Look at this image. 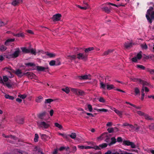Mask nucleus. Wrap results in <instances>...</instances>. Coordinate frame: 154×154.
Masks as SVG:
<instances>
[{"label": "nucleus", "instance_id": "f257e3e1", "mask_svg": "<svg viewBox=\"0 0 154 154\" xmlns=\"http://www.w3.org/2000/svg\"><path fill=\"white\" fill-rule=\"evenodd\" d=\"M153 8L152 7H149L147 11V14L146 17L149 23L151 24L152 22V20L154 19V11H153Z\"/></svg>", "mask_w": 154, "mask_h": 154}, {"label": "nucleus", "instance_id": "f03ea898", "mask_svg": "<svg viewBox=\"0 0 154 154\" xmlns=\"http://www.w3.org/2000/svg\"><path fill=\"white\" fill-rule=\"evenodd\" d=\"M37 124L38 127L44 130L47 129L50 126V124L48 122H45L43 121L37 122Z\"/></svg>", "mask_w": 154, "mask_h": 154}, {"label": "nucleus", "instance_id": "7ed1b4c3", "mask_svg": "<svg viewBox=\"0 0 154 154\" xmlns=\"http://www.w3.org/2000/svg\"><path fill=\"white\" fill-rule=\"evenodd\" d=\"M20 49L23 53L26 54L31 53L34 55H36V54L35 50L34 49L32 48L29 49L27 48L26 47H21Z\"/></svg>", "mask_w": 154, "mask_h": 154}, {"label": "nucleus", "instance_id": "20e7f679", "mask_svg": "<svg viewBox=\"0 0 154 154\" xmlns=\"http://www.w3.org/2000/svg\"><path fill=\"white\" fill-rule=\"evenodd\" d=\"M77 58L79 60H82L84 61H86L87 59L88 54H86L85 53H80L77 51Z\"/></svg>", "mask_w": 154, "mask_h": 154}, {"label": "nucleus", "instance_id": "39448f33", "mask_svg": "<svg viewBox=\"0 0 154 154\" xmlns=\"http://www.w3.org/2000/svg\"><path fill=\"white\" fill-rule=\"evenodd\" d=\"M122 144L125 146H131L132 148L134 149L136 148V146L134 143L129 140H124L123 141Z\"/></svg>", "mask_w": 154, "mask_h": 154}, {"label": "nucleus", "instance_id": "423d86ee", "mask_svg": "<svg viewBox=\"0 0 154 154\" xmlns=\"http://www.w3.org/2000/svg\"><path fill=\"white\" fill-rule=\"evenodd\" d=\"M71 91L75 94L83 96L85 94V93L83 91L79 89L72 88Z\"/></svg>", "mask_w": 154, "mask_h": 154}, {"label": "nucleus", "instance_id": "0eeeda50", "mask_svg": "<svg viewBox=\"0 0 154 154\" xmlns=\"http://www.w3.org/2000/svg\"><path fill=\"white\" fill-rule=\"evenodd\" d=\"M24 74H25V75H26V76L30 79H36L37 78V77L34 74L30 72H27L25 73Z\"/></svg>", "mask_w": 154, "mask_h": 154}, {"label": "nucleus", "instance_id": "6e6552de", "mask_svg": "<svg viewBox=\"0 0 154 154\" xmlns=\"http://www.w3.org/2000/svg\"><path fill=\"white\" fill-rule=\"evenodd\" d=\"M61 17V14H57L53 16L52 17V19L53 21H58L60 19Z\"/></svg>", "mask_w": 154, "mask_h": 154}, {"label": "nucleus", "instance_id": "1a4fd4ad", "mask_svg": "<svg viewBox=\"0 0 154 154\" xmlns=\"http://www.w3.org/2000/svg\"><path fill=\"white\" fill-rule=\"evenodd\" d=\"M37 70L38 71L48 72V67H44L42 66H37L36 67Z\"/></svg>", "mask_w": 154, "mask_h": 154}, {"label": "nucleus", "instance_id": "9d476101", "mask_svg": "<svg viewBox=\"0 0 154 154\" xmlns=\"http://www.w3.org/2000/svg\"><path fill=\"white\" fill-rule=\"evenodd\" d=\"M91 75L89 74L88 75H83L79 76L78 78L82 80H86V79H90Z\"/></svg>", "mask_w": 154, "mask_h": 154}, {"label": "nucleus", "instance_id": "9b49d317", "mask_svg": "<svg viewBox=\"0 0 154 154\" xmlns=\"http://www.w3.org/2000/svg\"><path fill=\"white\" fill-rule=\"evenodd\" d=\"M25 73H22L21 70L19 69H18L16 71L15 74L19 77L21 78L23 76L25 75Z\"/></svg>", "mask_w": 154, "mask_h": 154}, {"label": "nucleus", "instance_id": "f8f14e48", "mask_svg": "<svg viewBox=\"0 0 154 154\" xmlns=\"http://www.w3.org/2000/svg\"><path fill=\"white\" fill-rule=\"evenodd\" d=\"M20 52V51L19 48H16V51L12 54L14 58L17 57Z\"/></svg>", "mask_w": 154, "mask_h": 154}, {"label": "nucleus", "instance_id": "ddd939ff", "mask_svg": "<svg viewBox=\"0 0 154 154\" xmlns=\"http://www.w3.org/2000/svg\"><path fill=\"white\" fill-rule=\"evenodd\" d=\"M16 122L19 124H23L24 123V119L23 118L18 117L17 118Z\"/></svg>", "mask_w": 154, "mask_h": 154}, {"label": "nucleus", "instance_id": "4468645a", "mask_svg": "<svg viewBox=\"0 0 154 154\" xmlns=\"http://www.w3.org/2000/svg\"><path fill=\"white\" fill-rule=\"evenodd\" d=\"M45 54L49 58H53L54 57L56 56V54H55L53 53H50L48 51L45 52Z\"/></svg>", "mask_w": 154, "mask_h": 154}, {"label": "nucleus", "instance_id": "2eb2a0df", "mask_svg": "<svg viewBox=\"0 0 154 154\" xmlns=\"http://www.w3.org/2000/svg\"><path fill=\"white\" fill-rule=\"evenodd\" d=\"M124 46L126 49L130 48L132 46V42L129 43L128 42H125L124 44Z\"/></svg>", "mask_w": 154, "mask_h": 154}, {"label": "nucleus", "instance_id": "dca6fc26", "mask_svg": "<svg viewBox=\"0 0 154 154\" xmlns=\"http://www.w3.org/2000/svg\"><path fill=\"white\" fill-rule=\"evenodd\" d=\"M108 133L107 132H104L98 138L100 140H102L103 138L106 137H107L108 136Z\"/></svg>", "mask_w": 154, "mask_h": 154}, {"label": "nucleus", "instance_id": "f3484780", "mask_svg": "<svg viewBox=\"0 0 154 154\" xmlns=\"http://www.w3.org/2000/svg\"><path fill=\"white\" fill-rule=\"evenodd\" d=\"M22 0H14L12 3V4L15 6L19 4L22 3Z\"/></svg>", "mask_w": 154, "mask_h": 154}, {"label": "nucleus", "instance_id": "a211bd4d", "mask_svg": "<svg viewBox=\"0 0 154 154\" xmlns=\"http://www.w3.org/2000/svg\"><path fill=\"white\" fill-rule=\"evenodd\" d=\"M111 142L108 144V145L110 146L114 144L116 142V140L115 137H112L111 138Z\"/></svg>", "mask_w": 154, "mask_h": 154}, {"label": "nucleus", "instance_id": "6ab92c4d", "mask_svg": "<svg viewBox=\"0 0 154 154\" xmlns=\"http://www.w3.org/2000/svg\"><path fill=\"white\" fill-rule=\"evenodd\" d=\"M112 109L120 117H122V111H119L117 109H116L114 108H113V109Z\"/></svg>", "mask_w": 154, "mask_h": 154}, {"label": "nucleus", "instance_id": "aec40b11", "mask_svg": "<svg viewBox=\"0 0 154 154\" xmlns=\"http://www.w3.org/2000/svg\"><path fill=\"white\" fill-rule=\"evenodd\" d=\"M41 138L43 140L45 141L49 138V137L45 134H40Z\"/></svg>", "mask_w": 154, "mask_h": 154}, {"label": "nucleus", "instance_id": "412c9836", "mask_svg": "<svg viewBox=\"0 0 154 154\" xmlns=\"http://www.w3.org/2000/svg\"><path fill=\"white\" fill-rule=\"evenodd\" d=\"M115 88H116L114 87L113 85H109L108 83H106V89L107 90H111L112 89H114V90Z\"/></svg>", "mask_w": 154, "mask_h": 154}, {"label": "nucleus", "instance_id": "4be33fe9", "mask_svg": "<svg viewBox=\"0 0 154 154\" xmlns=\"http://www.w3.org/2000/svg\"><path fill=\"white\" fill-rule=\"evenodd\" d=\"M94 48L93 47H90L86 48L85 50V53L86 54H88L91 51H92L94 50Z\"/></svg>", "mask_w": 154, "mask_h": 154}, {"label": "nucleus", "instance_id": "5701e85b", "mask_svg": "<svg viewBox=\"0 0 154 154\" xmlns=\"http://www.w3.org/2000/svg\"><path fill=\"white\" fill-rule=\"evenodd\" d=\"M10 71H8V72H9L11 75V76H9V77L11 78L14 77V75H13L12 74V73H15V71L13 69L11 68H11H10Z\"/></svg>", "mask_w": 154, "mask_h": 154}, {"label": "nucleus", "instance_id": "b1692460", "mask_svg": "<svg viewBox=\"0 0 154 154\" xmlns=\"http://www.w3.org/2000/svg\"><path fill=\"white\" fill-rule=\"evenodd\" d=\"M139 82L143 85V87H144V86L148 85L149 84L146 82L145 81L141 79H139Z\"/></svg>", "mask_w": 154, "mask_h": 154}, {"label": "nucleus", "instance_id": "393cba45", "mask_svg": "<svg viewBox=\"0 0 154 154\" xmlns=\"http://www.w3.org/2000/svg\"><path fill=\"white\" fill-rule=\"evenodd\" d=\"M100 88L105 89L106 87V84H104L103 82H100Z\"/></svg>", "mask_w": 154, "mask_h": 154}, {"label": "nucleus", "instance_id": "a878e982", "mask_svg": "<svg viewBox=\"0 0 154 154\" xmlns=\"http://www.w3.org/2000/svg\"><path fill=\"white\" fill-rule=\"evenodd\" d=\"M14 36L17 37H23L24 36V34L23 33H20L18 34H14Z\"/></svg>", "mask_w": 154, "mask_h": 154}, {"label": "nucleus", "instance_id": "bb28decb", "mask_svg": "<svg viewBox=\"0 0 154 154\" xmlns=\"http://www.w3.org/2000/svg\"><path fill=\"white\" fill-rule=\"evenodd\" d=\"M16 152H17V154H27L25 151H22L20 149H16L15 150Z\"/></svg>", "mask_w": 154, "mask_h": 154}, {"label": "nucleus", "instance_id": "cd10ccee", "mask_svg": "<svg viewBox=\"0 0 154 154\" xmlns=\"http://www.w3.org/2000/svg\"><path fill=\"white\" fill-rule=\"evenodd\" d=\"M45 114L46 112H45L41 113L38 116V117L41 119H43L44 117L45 116Z\"/></svg>", "mask_w": 154, "mask_h": 154}, {"label": "nucleus", "instance_id": "c85d7f7f", "mask_svg": "<svg viewBox=\"0 0 154 154\" xmlns=\"http://www.w3.org/2000/svg\"><path fill=\"white\" fill-rule=\"evenodd\" d=\"M102 9L103 11H104L107 13H109L110 12V10L109 9L108 7H107L102 8Z\"/></svg>", "mask_w": 154, "mask_h": 154}, {"label": "nucleus", "instance_id": "c756f323", "mask_svg": "<svg viewBox=\"0 0 154 154\" xmlns=\"http://www.w3.org/2000/svg\"><path fill=\"white\" fill-rule=\"evenodd\" d=\"M108 145V144L107 143H104L99 145V146L100 148H101V149H103L106 147Z\"/></svg>", "mask_w": 154, "mask_h": 154}, {"label": "nucleus", "instance_id": "7c9ffc66", "mask_svg": "<svg viewBox=\"0 0 154 154\" xmlns=\"http://www.w3.org/2000/svg\"><path fill=\"white\" fill-rule=\"evenodd\" d=\"M35 150H36L38 151V152L39 153L38 154H44V153L42 151V150L40 149H38V148L36 147L34 149Z\"/></svg>", "mask_w": 154, "mask_h": 154}, {"label": "nucleus", "instance_id": "2f4dec72", "mask_svg": "<svg viewBox=\"0 0 154 154\" xmlns=\"http://www.w3.org/2000/svg\"><path fill=\"white\" fill-rule=\"evenodd\" d=\"M14 38H9L6 40L5 43V45H7V43L9 42H13L14 41Z\"/></svg>", "mask_w": 154, "mask_h": 154}, {"label": "nucleus", "instance_id": "473e14b6", "mask_svg": "<svg viewBox=\"0 0 154 154\" xmlns=\"http://www.w3.org/2000/svg\"><path fill=\"white\" fill-rule=\"evenodd\" d=\"M5 97L6 99H9L11 100H13L14 99V97L12 96H10L8 94H5Z\"/></svg>", "mask_w": 154, "mask_h": 154}, {"label": "nucleus", "instance_id": "72a5a7b5", "mask_svg": "<svg viewBox=\"0 0 154 154\" xmlns=\"http://www.w3.org/2000/svg\"><path fill=\"white\" fill-rule=\"evenodd\" d=\"M142 53V52L141 51H140V52L137 54V58L138 60H140L142 57V55L141 54Z\"/></svg>", "mask_w": 154, "mask_h": 154}, {"label": "nucleus", "instance_id": "f704fd0d", "mask_svg": "<svg viewBox=\"0 0 154 154\" xmlns=\"http://www.w3.org/2000/svg\"><path fill=\"white\" fill-rule=\"evenodd\" d=\"M113 52V50H109L107 51H105L104 52L103 55H107L110 54Z\"/></svg>", "mask_w": 154, "mask_h": 154}, {"label": "nucleus", "instance_id": "c9c22d12", "mask_svg": "<svg viewBox=\"0 0 154 154\" xmlns=\"http://www.w3.org/2000/svg\"><path fill=\"white\" fill-rule=\"evenodd\" d=\"M136 67L142 70H144L145 69V67L143 65L139 64H137L136 65Z\"/></svg>", "mask_w": 154, "mask_h": 154}, {"label": "nucleus", "instance_id": "e433bc0d", "mask_svg": "<svg viewBox=\"0 0 154 154\" xmlns=\"http://www.w3.org/2000/svg\"><path fill=\"white\" fill-rule=\"evenodd\" d=\"M62 90L64 91L67 94L69 93L70 91L68 87H66L64 88H62Z\"/></svg>", "mask_w": 154, "mask_h": 154}, {"label": "nucleus", "instance_id": "4c0bfd02", "mask_svg": "<svg viewBox=\"0 0 154 154\" xmlns=\"http://www.w3.org/2000/svg\"><path fill=\"white\" fill-rule=\"evenodd\" d=\"M134 91L135 93V95H138V94H140V90L138 88H134Z\"/></svg>", "mask_w": 154, "mask_h": 154}, {"label": "nucleus", "instance_id": "58836bf2", "mask_svg": "<svg viewBox=\"0 0 154 154\" xmlns=\"http://www.w3.org/2000/svg\"><path fill=\"white\" fill-rule=\"evenodd\" d=\"M8 21L3 22L0 20V26H3L6 25L7 24Z\"/></svg>", "mask_w": 154, "mask_h": 154}, {"label": "nucleus", "instance_id": "ea45409f", "mask_svg": "<svg viewBox=\"0 0 154 154\" xmlns=\"http://www.w3.org/2000/svg\"><path fill=\"white\" fill-rule=\"evenodd\" d=\"M143 116L146 120H151L152 119L151 118V117L150 116H149L148 115L146 114L145 113L144 114Z\"/></svg>", "mask_w": 154, "mask_h": 154}, {"label": "nucleus", "instance_id": "a19ab883", "mask_svg": "<svg viewBox=\"0 0 154 154\" xmlns=\"http://www.w3.org/2000/svg\"><path fill=\"white\" fill-rule=\"evenodd\" d=\"M39 138L38 135L37 134H35V137L34 138V141L35 142H37L38 141Z\"/></svg>", "mask_w": 154, "mask_h": 154}, {"label": "nucleus", "instance_id": "79ce46f5", "mask_svg": "<svg viewBox=\"0 0 154 154\" xmlns=\"http://www.w3.org/2000/svg\"><path fill=\"white\" fill-rule=\"evenodd\" d=\"M141 47L142 49H143L146 50L148 48L146 44H141Z\"/></svg>", "mask_w": 154, "mask_h": 154}, {"label": "nucleus", "instance_id": "37998d69", "mask_svg": "<svg viewBox=\"0 0 154 154\" xmlns=\"http://www.w3.org/2000/svg\"><path fill=\"white\" fill-rule=\"evenodd\" d=\"M107 4L108 5H112V6L116 7H120L121 6H125L124 5H116V4H113V3H108Z\"/></svg>", "mask_w": 154, "mask_h": 154}, {"label": "nucleus", "instance_id": "c03bdc74", "mask_svg": "<svg viewBox=\"0 0 154 154\" xmlns=\"http://www.w3.org/2000/svg\"><path fill=\"white\" fill-rule=\"evenodd\" d=\"M25 65L26 66H35V64L31 63H25Z\"/></svg>", "mask_w": 154, "mask_h": 154}, {"label": "nucleus", "instance_id": "a18cd8bd", "mask_svg": "<svg viewBox=\"0 0 154 154\" xmlns=\"http://www.w3.org/2000/svg\"><path fill=\"white\" fill-rule=\"evenodd\" d=\"M6 47L3 45L0 46V50L1 51H4L6 49Z\"/></svg>", "mask_w": 154, "mask_h": 154}, {"label": "nucleus", "instance_id": "49530a36", "mask_svg": "<svg viewBox=\"0 0 154 154\" xmlns=\"http://www.w3.org/2000/svg\"><path fill=\"white\" fill-rule=\"evenodd\" d=\"M70 137L73 139H75L76 137V134L75 133H72L71 134L69 135Z\"/></svg>", "mask_w": 154, "mask_h": 154}, {"label": "nucleus", "instance_id": "de8ad7c7", "mask_svg": "<svg viewBox=\"0 0 154 154\" xmlns=\"http://www.w3.org/2000/svg\"><path fill=\"white\" fill-rule=\"evenodd\" d=\"M5 57L8 59L14 58L12 54H9L5 56Z\"/></svg>", "mask_w": 154, "mask_h": 154}, {"label": "nucleus", "instance_id": "09e8293b", "mask_svg": "<svg viewBox=\"0 0 154 154\" xmlns=\"http://www.w3.org/2000/svg\"><path fill=\"white\" fill-rule=\"evenodd\" d=\"M54 101V100L51 99H45V103H50L51 102H52Z\"/></svg>", "mask_w": 154, "mask_h": 154}, {"label": "nucleus", "instance_id": "8fccbe9b", "mask_svg": "<svg viewBox=\"0 0 154 154\" xmlns=\"http://www.w3.org/2000/svg\"><path fill=\"white\" fill-rule=\"evenodd\" d=\"M94 109L97 110L98 112H106L108 111V110L104 109Z\"/></svg>", "mask_w": 154, "mask_h": 154}, {"label": "nucleus", "instance_id": "3c124183", "mask_svg": "<svg viewBox=\"0 0 154 154\" xmlns=\"http://www.w3.org/2000/svg\"><path fill=\"white\" fill-rule=\"evenodd\" d=\"M54 125L56 127L60 129H62L63 128L62 126L61 125L57 123H55L54 124Z\"/></svg>", "mask_w": 154, "mask_h": 154}, {"label": "nucleus", "instance_id": "603ef678", "mask_svg": "<svg viewBox=\"0 0 154 154\" xmlns=\"http://www.w3.org/2000/svg\"><path fill=\"white\" fill-rule=\"evenodd\" d=\"M107 131L109 133H112L114 132V129L113 128H109L107 129Z\"/></svg>", "mask_w": 154, "mask_h": 154}, {"label": "nucleus", "instance_id": "864d4df0", "mask_svg": "<svg viewBox=\"0 0 154 154\" xmlns=\"http://www.w3.org/2000/svg\"><path fill=\"white\" fill-rule=\"evenodd\" d=\"M146 70L147 71L149 72L150 73L152 74L154 73V69H150L147 68Z\"/></svg>", "mask_w": 154, "mask_h": 154}, {"label": "nucleus", "instance_id": "5fc2aeb1", "mask_svg": "<svg viewBox=\"0 0 154 154\" xmlns=\"http://www.w3.org/2000/svg\"><path fill=\"white\" fill-rule=\"evenodd\" d=\"M116 141L117 142L119 143L123 142L122 139L121 137H117Z\"/></svg>", "mask_w": 154, "mask_h": 154}, {"label": "nucleus", "instance_id": "6e6d98bb", "mask_svg": "<svg viewBox=\"0 0 154 154\" xmlns=\"http://www.w3.org/2000/svg\"><path fill=\"white\" fill-rule=\"evenodd\" d=\"M88 108L90 112H91L92 110V106L90 104H88Z\"/></svg>", "mask_w": 154, "mask_h": 154}, {"label": "nucleus", "instance_id": "4d7b16f0", "mask_svg": "<svg viewBox=\"0 0 154 154\" xmlns=\"http://www.w3.org/2000/svg\"><path fill=\"white\" fill-rule=\"evenodd\" d=\"M18 97L22 99H24L26 97V95L25 94H20L18 95Z\"/></svg>", "mask_w": 154, "mask_h": 154}, {"label": "nucleus", "instance_id": "13d9d810", "mask_svg": "<svg viewBox=\"0 0 154 154\" xmlns=\"http://www.w3.org/2000/svg\"><path fill=\"white\" fill-rule=\"evenodd\" d=\"M137 113L140 116H143L144 113L142 111H138L137 112Z\"/></svg>", "mask_w": 154, "mask_h": 154}, {"label": "nucleus", "instance_id": "bf43d9fd", "mask_svg": "<svg viewBox=\"0 0 154 154\" xmlns=\"http://www.w3.org/2000/svg\"><path fill=\"white\" fill-rule=\"evenodd\" d=\"M55 61L54 60H52L49 63V65L51 66H53L55 65Z\"/></svg>", "mask_w": 154, "mask_h": 154}, {"label": "nucleus", "instance_id": "052dcab7", "mask_svg": "<svg viewBox=\"0 0 154 154\" xmlns=\"http://www.w3.org/2000/svg\"><path fill=\"white\" fill-rule=\"evenodd\" d=\"M6 86L9 88H10L12 87V85L9 82H8L5 83Z\"/></svg>", "mask_w": 154, "mask_h": 154}, {"label": "nucleus", "instance_id": "680f3d73", "mask_svg": "<svg viewBox=\"0 0 154 154\" xmlns=\"http://www.w3.org/2000/svg\"><path fill=\"white\" fill-rule=\"evenodd\" d=\"M99 101L100 102L103 103H104L105 102V100L102 97H100L99 99Z\"/></svg>", "mask_w": 154, "mask_h": 154}, {"label": "nucleus", "instance_id": "e2e57ef3", "mask_svg": "<svg viewBox=\"0 0 154 154\" xmlns=\"http://www.w3.org/2000/svg\"><path fill=\"white\" fill-rule=\"evenodd\" d=\"M92 149H95V150H100L101 149V148L99 146H95L92 147Z\"/></svg>", "mask_w": 154, "mask_h": 154}, {"label": "nucleus", "instance_id": "0e129e2a", "mask_svg": "<svg viewBox=\"0 0 154 154\" xmlns=\"http://www.w3.org/2000/svg\"><path fill=\"white\" fill-rule=\"evenodd\" d=\"M76 6L79 8H80L82 9L86 10L87 9V7L86 6L81 7V6H80V5H76Z\"/></svg>", "mask_w": 154, "mask_h": 154}, {"label": "nucleus", "instance_id": "69168bd1", "mask_svg": "<svg viewBox=\"0 0 154 154\" xmlns=\"http://www.w3.org/2000/svg\"><path fill=\"white\" fill-rule=\"evenodd\" d=\"M8 80V78L6 76H3V81L5 82H7Z\"/></svg>", "mask_w": 154, "mask_h": 154}, {"label": "nucleus", "instance_id": "338daca9", "mask_svg": "<svg viewBox=\"0 0 154 154\" xmlns=\"http://www.w3.org/2000/svg\"><path fill=\"white\" fill-rule=\"evenodd\" d=\"M69 57H70L71 59H74L77 58V56L75 55L69 56Z\"/></svg>", "mask_w": 154, "mask_h": 154}, {"label": "nucleus", "instance_id": "774afa93", "mask_svg": "<svg viewBox=\"0 0 154 154\" xmlns=\"http://www.w3.org/2000/svg\"><path fill=\"white\" fill-rule=\"evenodd\" d=\"M117 154H133L132 153H128L127 152H125L124 153H123L122 152H117Z\"/></svg>", "mask_w": 154, "mask_h": 154}]
</instances>
